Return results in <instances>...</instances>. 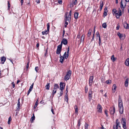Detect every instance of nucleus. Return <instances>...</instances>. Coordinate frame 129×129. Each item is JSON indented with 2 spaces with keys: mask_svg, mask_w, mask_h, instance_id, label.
I'll list each match as a JSON object with an SVG mask.
<instances>
[{
  "mask_svg": "<svg viewBox=\"0 0 129 129\" xmlns=\"http://www.w3.org/2000/svg\"><path fill=\"white\" fill-rule=\"evenodd\" d=\"M118 102V106L119 109V112L120 113L122 114L123 112V104L121 99L120 95L119 96Z\"/></svg>",
  "mask_w": 129,
  "mask_h": 129,
  "instance_id": "1",
  "label": "nucleus"
},
{
  "mask_svg": "<svg viewBox=\"0 0 129 129\" xmlns=\"http://www.w3.org/2000/svg\"><path fill=\"white\" fill-rule=\"evenodd\" d=\"M62 45L61 44L59 45L57 47V49L56 51V53L57 54H60V56H61L60 53L61 51Z\"/></svg>",
  "mask_w": 129,
  "mask_h": 129,
  "instance_id": "2",
  "label": "nucleus"
},
{
  "mask_svg": "<svg viewBox=\"0 0 129 129\" xmlns=\"http://www.w3.org/2000/svg\"><path fill=\"white\" fill-rule=\"evenodd\" d=\"M121 122L122 125H123V127L124 129L126 128V119L124 118H122L121 119Z\"/></svg>",
  "mask_w": 129,
  "mask_h": 129,
  "instance_id": "3",
  "label": "nucleus"
},
{
  "mask_svg": "<svg viewBox=\"0 0 129 129\" xmlns=\"http://www.w3.org/2000/svg\"><path fill=\"white\" fill-rule=\"evenodd\" d=\"M97 111L98 112L102 113V107L101 105L99 104H98L97 106Z\"/></svg>",
  "mask_w": 129,
  "mask_h": 129,
  "instance_id": "4",
  "label": "nucleus"
},
{
  "mask_svg": "<svg viewBox=\"0 0 129 129\" xmlns=\"http://www.w3.org/2000/svg\"><path fill=\"white\" fill-rule=\"evenodd\" d=\"M93 79V76H90L89 80V84L90 86L92 85Z\"/></svg>",
  "mask_w": 129,
  "mask_h": 129,
  "instance_id": "5",
  "label": "nucleus"
},
{
  "mask_svg": "<svg viewBox=\"0 0 129 129\" xmlns=\"http://www.w3.org/2000/svg\"><path fill=\"white\" fill-rule=\"evenodd\" d=\"M69 48L70 47L69 46L68 47L67 49V54L66 52H65L63 55V56H65V58L66 59H67V58H68L69 56Z\"/></svg>",
  "mask_w": 129,
  "mask_h": 129,
  "instance_id": "6",
  "label": "nucleus"
},
{
  "mask_svg": "<svg viewBox=\"0 0 129 129\" xmlns=\"http://www.w3.org/2000/svg\"><path fill=\"white\" fill-rule=\"evenodd\" d=\"M115 109L114 106H113L112 107H111L110 109V113L111 114H113L115 111Z\"/></svg>",
  "mask_w": 129,
  "mask_h": 129,
  "instance_id": "7",
  "label": "nucleus"
},
{
  "mask_svg": "<svg viewBox=\"0 0 129 129\" xmlns=\"http://www.w3.org/2000/svg\"><path fill=\"white\" fill-rule=\"evenodd\" d=\"M67 13H68L67 12L66 14H65V17L64 18L65 21H68L69 22H70L71 21V17H70L69 16H67Z\"/></svg>",
  "mask_w": 129,
  "mask_h": 129,
  "instance_id": "8",
  "label": "nucleus"
},
{
  "mask_svg": "<svg viewBox=\"0 0 129 129\" xmlns=\"http://www.w3.org/2000/svg\"><path fill=\"white\" fill-rule=\"evenodd\" d=\"M20 98H19L18 100V102L17 103V111H19L20 109Z\"/></svg>",
  "mask_w": 129,
  "mask_h": 129,
  "instance_id": "9",
  "label": "nucleus"
},
{
  "mask_svg": "<svg viewBox=\"0 0 129 129\" xmlns=\"http://www.w3.org/2000/svg\"><path fill=\"white\" fill-rule=\"evenodd\" d=\"M92 94V91L91 89H90L88 92V99L89 102H90L92 99L91 94Z\"/></svg>",
  "mask_w": 129,
  "mask_h": 129,
  "instance_id": "10",
  "label": "nucleus"
},
{
  "mask_svg": "<svg viewBox=\"0 0 129 129\" xmlns=\"http://www.w3.org/2000/svg\"><path fill=\"white\" fill-rule=\"evenodd\" d=\"M60 89H64L65 87V84L64 83L60 82Z\"/></svg>",
  "mask_w": 129,
  "mask_h": 129,
  "instance_id": "11",
  "label": "nucleus"
},
{
  "mask_svg": "<svg viewBox=\"0 0 129 129\" xmlns=\"http://www.w3.org/2000/svg\"><path fill=\"white\" fill-rule=\"evenodd\" d=\"M117 35L119 37L120 39L121 40L123 39L124 38L123 35L120 33L119 32H117Z\"/></svg>",
  "mask_w": 129,
  "mask_h": 129,
  "instance_id": "12",
  "label": "nucleus"
},
{
  "mask_svg": "<svg viewBox=\"0 0 129 129\" xmlns=\"http://www.w3.org/2000/svg\"><path fill=\"white\" fill-rule=\"evenodd\" d=\"M68 43V41L67 40L65 39H63L61 42V44L62 45L63 44L64 45H66Z\"/></svg>",
  "mask_w": 129,
  "mask_h": 129,
  "instance_id": "13",
  "label": "nucleus"
},
{
  "mask_svg": "<svg viewBox=\"0 0 129 129\" xmlns=\"http://www.w3.org/2000/svg\"><path fill=\"white\" fill-rule=\"evenodd\" d=\"M6 59V58L4 56L2 57L1 58V63L2 64L4 63L5 62Z\"/></svg>",
  "mask_w": 129,
  "mask_h": 129,
  "instance_id": "14",
  "label": "nucleus"
},
{
  "mask_svg": "<svg viewBox=\"0 0 129 129\" xmlns=\"http://www.w3.org/2000/svg\"><path fill=\"white\" fill-rule=\"evenodd\" d=\"M124 28L126 29H128L129 28L128 24L127 22H124L123 24Z\"/></svg>",
  "mask_w": 129,
  "mask_h": 129,
  "instance_id": "15",
  "label": "nucleus"
},
{
  "mask_svg": "<svg viewBox=\"0 0 129 129\" xmlns=\"http://www.w3.org/2000/svg\"><path fill=\"white\" fill-rule=\"evenodd\" d=\"M60 56V59L59 60L60 62H61V63H62L63 62V61L64 60V59L65 58V56Z\"/></svg>",
  "mask_w": 129,
  "mask_h": 129,
  "instance_id": "16",
  "label": "nucleus"
},
{
  "mask_svg": "<svg viewBox=\"0 0 129 129\" xmlns=\"http://www.w3.org/2000/svg\"><path fill=\"white\" fill-rule=\"evenodd\" d=\"M116 86L115 84H114L112 87V92L114 93L116 89Z\"/></svg>",
  "mask_w": 129,
  "mask_h": 129,
  "instance_id": "17",
  "label": "nucleus"
},
{
  "mask_svg": "<svg viewBox=\"0 0 129 129\" xmlns=\"http://www.w3.org/2000/svg\"><path fill=\"white\" fill-rule=\"evenodd\" d=\"M79 13L78 12H75L74 15V17L75 19H77L78 17Z\"/></svg>",
  "mask_w": 129,
  "mask_h": 129,
  "instance_id": "18",
  "label": "nucleus"
},
{
  "mask_svg": "<svg viewBox=\"0 0 129 129\" xmlns=\"http://www.w3.org/2000/svg\"><path fill=\"white\" fill-rule=\"evenodd\" d=\"M82 119L81 118L79 119L78 120V124L77 125V126H78V129L79 128V127L80 126V125L81 124L80 123V121Z\"/></svg>",
  "mask_w": 129,
  "mask_h": 129,
  "instance_id": "19",
  "label": "nucleus"
},
{
  "mask_svg": "<svg viewBox=\"0 0 129 129\" xmlns=\"http://www.w3.org/2000/svg\"><path fill=\"white\" fill-rule=\"evenodd\" d=\"M74 107L75 109V113L77 114L78 112V107L76 105H75Z\"/></svg>",
  "mask_w": 129,
  "mask_h": 129,
  "instance_id": "20",
  "label": "nucleus"
},
{
  "mask_svg": "<svg viewBox=\"0 0 129 129\" xmlns=\"http://www.w3.org/2000/svg\"><path fill=\"white\" fill-rule=\"evenodd\" d=\"M125 64L127 66L129 65V58H128L125 62Z\"/></svg>",
  "mask_w": 129,
  "mask_h": 129,
  "instance_id": "21",
  "label": "nucleus"
},
{
  "mask_svg": "<svg viewBox=\"0 0 129 129\" xmlns=\"http://www.w3.org/2000/svg\"><path fill=\"white\" fill-rule=\"evenodd\" d=\"M35 117L34 115V114H33V116H32L30 119V121L32 123L33 122L34 120H35Z\"/></svg>",
  "mask_w": 129,
  "mask_h": 129,
  "instance_id": "22",
  "label": "nucleus"
},
{
  "mask_svg": "<svg viewBox=\"0 0 129 129\" xmlns=\"http://www.w3.org/2000/svg\"><path fill=\"white\" fill-rule=\"evenodd\" d=\"M128 79L127 78L125 83V87H127L128 85Z\"/></svg>",
  "mask_w": 129,
  "mask_h": 129,
  "instance_id": "23",
  "label": "nucleus"
},
{
  "mask_svg": "<svg viewBox=\"0 0 129 129\" xmlns=\"http://www.w3.org/2000/svg\"><path fill=\"white\" fill-rule=\"evenodd\" d=\"M71 73L72 71L70 70H69L67 72L66 75L68 76H70L71 75Z\"/></svg>",
  "mask_w": 129,
  "mask_h": 129,
  "instance_id": "24",
  "label": "nucleus"
},
{
  "mask_svg": "<svg viewBox=\"0 0 129 129\" xmlns=\"http://www.w3.org/2000/svg\"><path fill=\"white\" fill-rule=\"evenodd\" d=\"M45 87L47 90H49L50 88V83H47Z\"/></svg>",
  "mask_w": 129,
  "mask_h": 129,
  "instance_id": "25",
  "label": "nucleus"
},
{
  "mask_svg": "<svg viewBox=\"0 0 129 129\" xmlns=\"http://www.w3.org/2000/svg\"><path fill=\"white\" fill-rule=\"evenodd\" d=\"M48 31L47 30H47L45 29V30L44 31H43L42 32V34L43 35H44L45 34L47 35L48 34Z\"/></svg>",
  "mask_w": 129,
  "mask_h": 129,
  "instance_id": "26",
  "label": "nucleus"
},
{
  "mask_svg": "<svg viewBox=\"0 0 129 129\" xmlns=\"http://www.w3.org/2000/svg\"><path fill=\"white\" fill-rule=\"evenodd\" d=\"M91 29H89L88 30V32L87 34V36L88 37H89L91 35Z\"/></svg>",
  "mask_w": 129,
  "mask_h": 129,
  "instance_id": "27",
  "label": "nucleus"
},
{
  "mask_svg": "<svg viewBox=\"0 0 129 129\" xmlns=\"http://www.w3.org/2000/svg\"><path fill=\"white\" fill-rule=\"evenodd\" d=\"M105 83L107 84H109L112 83V81L111 80H108L106 81Z\"/></svg>",
  "mask_w": 129,
  "mask_h": 129,
  "instance_id": "28",
  "label": "nucleus"
},
{
  "mask_svg": "<svg viewBox=\"0 0 129 129\" xmlns=\"http://www.w3.org/2000/svg\"><path fill=\"white\" fill-rule=\"evenodd\" d=\"M70 77L69 76H68L67 75H66L64 77V79L65 80L67 81L68 80H69L70 78Z\"/></svg>",
  "mask_w": 129,
  "mask_h": 129,
  "instance_id": "29",
  "label": "nucleus"
},
{
  "mask_svg": "<svg viewBox=\"0 0 129 129\" xmlns=\"http://www.w3.org/2000/svg\"><path fill=\"white\" fill-rule=\"evenodd\" d=\"M112 12L113 14H116L118 12V11L116 9H113L112 10Z\"/></svg>",
  "mask_w": 129,
  "mask_h": 129,
  "instance_id": "30",
  "label": "nucleus"
},
{
  "mask_svg": "<svg viewBox=\"0 0 129 129\" xmlns=\"http://www.w3.org/2000/svg\"><path fill=\"white\" fill-rule=\"evenodd\" d=\"M89 125L88 124L86 123H85L84 125L85 129H88Z\"/></svg>",
  "mask_w": 129,
  "mask_h": 129,
  "instance_id": "31",
  "label": "nucleus"
},
{
  "mask_svg": "<svg viewBox=\"0 0 129 129\" xmlns=\"http://www.w3.org/2000/svg\"><path fill=\"white\" fill-rule=\"evenodd\" d=\"M111 59L113 62L116 59L114 57V55H112Z\"/></svg>",
  "mask_w": 129,
  "mask_h": 129,
  "instance_id": "32",
  "label": "nucleus"
},
{
  "mask_svg": "<svg viewBox=\"0 0 129 129\" xmlns=\"http://www.w3.org/2000/svg\"><path fill=\"white\" fill-rule=\"evenodd\" d=\"M12 120V118L11 116H10L9 118H8V124H10V122Z\"/></svg>",
  "mask_w": 129,
  "mask_h": 129,
  "instance_id": "33",
  "label": "nucleus"
},
{
  "mask_svg": "<svg viewBox=\"0 0 129 129\" xmlns=\"http://www.w3.org/2000/svg\"><path fill=\"white\" fill-rule=\"evenodd\" d=\"M54 89H57L59 88V86L57 84H56L54 85Z\"/></svg>",
  "mask_w": 129,
  "mask_h": 129,
  "instance_id": "34",
  "label": "nucleus"
},
{
  "mask_svg": "<svg viewBox=\"0 0 129 129\" xmlns=\"http://www.w3.org/2000/svg\"><path fill=\"white\" fill-rule=\"evenodd\" d=\"M118 119H116V125L115 126V127L118 128V126L119 125V122H118Z\"/></svg>",
  "mask_w": 129,
  "mask_h": 129,
  "instance_id": "35",
  "label": "nucleus"
},
{
  "mask_svg": "<svg viewBox=\"0 0 129 129\" xmlns=\"http://www.w3.org/2000/svg\"><path fill=\"white\" fill-rule=\"evenodd\" d=\"M115 14V17L117 18L118 19L119 18L120 16L119 15V14H118V12Z\"/></svg>",
  "mask_w": 129,
  "mask_h": 129,
  "instance_id": "36",
  "label": "nucleus"
},
{
  "mask_svg": "<svg viewBox=\"0 0 129 129\" xmlns=\"http://www.w3.org/2000/svg\"><path fill=\"white\" fill-rule=\"evenodd\" d=\"M88 90V88L87 86L86 85L85 86V93L87 92Z\"/></svg>",
  "mask_w": 129,
  "mask_h": 129,
  "instance_id": "37",
  "label": "nucleus"
},
{
  "mask_svg": "<svg viewBox=\"0 0 129 129\" xmlns=\"http://www.w3.org/2000/svg\"><path fill=\"white\" fill-rule=\"evenodd\" d=\"M47 29L48 32V33L49 32V28H50V25L49 23L47 24Z\"/></svg>",
  "mask_w": 129,
  "mask_h": 129,
  "instance_id": "38",
  "label": "nucleus"
},
{
  "mask_svg": "<svg viewBox=\"0 0 129 129\" xmlns=\"http://www.w3.org/2000/svg\"><path fill=\"white\" fill-rule=\"evenodd\" d=\"M102 43H101V41L100 37L99 38V46H100L102 44Z\"/></svg>",
  "mask_w": 129,
  "mask_h": 129,
  "instance_id": "39",
  "label": "nucleus"
},
{
  "mask_svg": "<svg viewBox=\"0 0 129 129\" xmlns=\"http://www.w3.org/2000/svg\"><path fill=\"white\" fill-rule=\"evenodd\" d=\"M102 26L104 28H106L107 27V25L106 23H104L102 25Z\"/></svg>",
  "mask_w": 129,
  "mask_h": 129,
  "instance_id": "40",
  "label": "nucleus"
},
{
  "mask_svg": "<svg viewBox=\"0 0 129 129\" xmlns=\"http://www.w3.org/2000/svg\"><path fill=\"white\" fill-rule=\"evenodd\" d=\"M38 101L37 100L34 106V108H35L37 106L38 103Z\"/></svg>",
  "mask_w": 129,
  "mask_h": 129,
  "instance_id": "41",
  "label": "nucleus"
},
{
  "mask_svg": "<svg viewBox=\"0 0 129 129\" xmlns=\"http://www.w3.org/2000/svg\"><path fill=\"white\" fill-rule=\"evenodd\" d=\"M8 10H9L10 8V3L9 1H8Z\"/></svg>",
  "mask_w": 129,
  "mask_h": 129,
  "instance_id": "42",
  "label": "nucleus"
},
{
  "mask_svg": "<svg viewBox=\"0 0 129 129\" xmlns=\"http://www.w3.org/2000/svg\"><path fill=\"white\" fill-rule=\"evenodd\" d=\"M103 2L101 1L100 2V7L103 8Z\"/></svg>",
  "mask_w": 129,
  "mask_h": 129,
  "instance_id": "43",
  "label": "nucleus"
},
{
  "mask_svg": "<svg viewBox=\"0 0 129 129\" xmlns=\"http://www.w3.org/2000/svg\"><path fill=\"white\" fill-rule=\"evenodd\" d=\"M34 84V83H33L30 86L29 88V90H31V91L32 90L33 88Z\"/></svg>",
  "mask_w": 129,
  "mask_h": 129,
  "instance_id": "44",
  "label": "nucleus"
},
{
  "mask_svg": "<svg viewBox=\"0 0 129 129\" xmlns=\"http://www.w3.org/2000/svg\"><path fill=\"white\" fill-rule=\"evenodd\" d=\"M120 7H121V9H122V8L123 9L124 7H123V4L122 3V0H121V1L120 3Z\"/></svg>",
  "mask_w": 129,
  "mask_h": 129,
  "instance_id": "45",
  "label": "nucleus"
},
{
  "mask_svg": "<svg viewBox=\"0 0 129 129\" xmlns=\"http://www.w3.org/2000/svg\"><path fill=\"white\" fill-rule=\"evenodd\" d=\"M29 62L28 61L27 63L26 66V70L27 71V70L28 68L29 67Z\"/></svg>",
  "mask_w": 129,
  "mask_h": 129,
  "instance_id": "46",
  "label": "nucleus"
},
{
  "mask_svg": "<svg viewBox=\"0 0 129 129\" xmlns=\"http://www.w3.org/2000/svg\"><path fill=\"white\" fill-rule=\"evenodd\" d=\"M83 37V40H82V41L83 42V41H84V40L85 38V35H83L82 36V37H81V41H82V38Z\"/></svg>",
  "mask_w": 129,
  "mask_h": 129,
  "instance_id": "47",
  "label": "nucleus"
},
{
  "mask_svg": "<svg viewBox=\"0 0 129 129\" xmlns=\"http://www.w3.org/2000/svg\"><path fill=\"white\" fill-rule=\"evenodd\" d=\"M64 101H65L67 103L68 102V97H65L64 99Z\"/></svg>",
  "mask_w": 129,
  "mask_h": 129,
  "instance_id": "48",
  "label": "nucleus"
},
{
  "mask_svg": "<svg viewBox=\"0 0 129 129\" xmlns=\"http://www.w3.org/2000/svg\"><path fill=\"white\" fill-rule=\"evenodd\" d=\"M96 35L97 37H98L99 38V37H100V35L99 34V33L98 31L96 33Z\"/></svg>",
  "mask_w": 129,
  "mask_h": 129,
  "instance_id": "49",
  "label": "nucleus"
},
{
  "mask_svg": "<svg viewBox=\"0 0 129 129\" xmlns=\"http://www.w3.org/2000/svg\"><path fill=\"white\" fill-rule=\"evenodd\" d=\"M108 111L107 110H105V111L104 112L106 115L107 117H108Z\"/></svg>",
  "mask_w": 129,
  "mask_h": 129,
  "instance_id": "50",
  "label": "nucleus"
},
{
  "mask_svg": "<svg viewBox=\"0 0 129 129\" xmlns=\"http://www.w3.org/2000/svg\"><path fill=\"white\" fill-rule=\"evenodd\" d=\"M118 12L119 14V16H121L122 15L121 11V10L120 9H119V10L118 13Z\"/></svg>",
  "mask_w": 129,
  "mask_h": 129,
  "instance_id": "51",
  "label": "nucleus"
},
{
  "mask_svg": "<svg viewBox=\"0 0 129 129\" xmlns=\"http://www.w3.org/2000/svg\"><path fill=\"white\" fill-rule=\"evenodd\" d=\"M56 90H53V91L52 95L53 96L56 93Z\"/></svg>",
  "mask_w": 129,
  "mask_h": 129,
  "instance_id": "52",
  "label": "nucleus"
},
{
  "mask_svg": "<svg viewBox=\"0 0 129 129\" xmlns=\"http://www.w3.org/2000/svg\"><path fill=\"white\" fill-rule=\"evenodd\" d=\"M120 26L118 24H117V26L116 27V29L117 30H118L119 29Z\"/></svg>",
  "mask_w": 129,
  "mask_h": 129,
  "instance_id": "53",
  "label": "nucleus"
},
{
  "mask_svg": "<svg viewBox=\"0 0 129 129\" xmlns=\"http://www.w3.org/2000/svg\"><path fill=\"white\" fill-rule=\"evenodd\" d=\"M77 1L75 0V1L73 2V4L74 5H76L77 4Z\"/></svg>",
  "mask_w": 129,
  "mask_h": 129,
  "instance_id": "54",
  "label": "nucleus"
},
{
  "mask_svg": "<svg viewBox=\"0 0 129 129\" xmlns=\"http://www.w3.org/2000/svg\"><path fill=\"white\" fill-rule=\"evenodd\" d=\"M94 34H93V36L92 37V39L91 40V42H92L93 40L94 39Z\"/></svg>",
  "mask_w": 129,
  "mask_h": 129,
  "instance_id": "55",
  "label": "nucleus"
},
{
  "mask_svg": "<svg viewBox=\"0 0 129 129\" xmlns=\"http://www.w3.org/2000/svg\"><path fill=\"white\" fill-rule=\"evenodd\" d=\"M108 11L107 10V7H106L105 9L104 10V12H108Z\"/></svg>",
  "mask_w": 129,
  "mask_h": 129,
  "instance_id": "56",
  "label": "nucleus"
},
{
  "mask_svg": "<svg viewBox=\"0 0 129 129\" xmlns=\"http://www.w3.org/2000/svg\"><path fill=\"white\" fill-rule=\"evenodd\" d=\"M11 84H12L13 85V88H14L15 87V84L14 82H12Z\"/></svg>",
  "mask_w": 129,
  "mask_h": 129,
  "instance_id": "57",
  "label": "nucleus"
},
{
  "mask_svg": "<svg viewBox=\"0 0 129 129\" xmlns=\"http://www.w3.org/2000/svg\"><path fill=\"white\" fill-rule=\"evenodd\" d=\"M107 12H104V17L107 16Z\"/></svg>",
  "mask_w": 129,
  "mask_h": 129,
  "instance_id": "58",
  "label": "nucleus"
},
{
  "mask_svg": "<svg viewBox=\"0 0 129 129\" xmlns=\"http://www.w3.org/2000/svg\"><path fill=\"white\" fill-rule=\"evenodd\" d=\"M71 12L72 11L71 10H70V11L69 13V15L68 16H70V17H71Z\"/></svg>",
  "mask_w": 129,
  "mask_h": 129,
  "instance_id": "59",
  "label": "nucleus"
},
{
  "mask_svg": "<svg viewBox=\"0 0 129 129\" xmlns=\"http://www.w3.org/2000/svg\"><path fill=\"white\" fill-rule=\"evenodd\" d=\"M35 70L37 72L38 71V67H36L35 68Z\"/></svg>",
  "mask_w": 129,
  "mask_h": 129,
  "instance_id": "60",
  "label": "nucleus"
},
{
  "mask_svg": "<svg viewBox=\"0 0 129 129\" xmlns=\"http://www.w3.org/2000/svg\"><path fill=\"white\" fill-rule=\"evenodd\" d=\"M58 3L60 4H61L62 3V1L61 0H59Z\"/></svg>",
  "mask_w": 129,
  "mask_h": 129,
  "instance_id": "61",
  "label": "nucleus"
},
{
  "mask_svg": "<svg viewBox=\"0 0 129 129\" xmlns=\"http://www.w3.org/2000/svg\"><path fill=\"white\" fill-rule=\"evenodd\" d=\"M31 91V90H30L29 89L28 90V92H27V95H28L30 92Z\"/></svg>",
  "mask_w": 129,
  "mask_h": 129,
  "instance_id": "62",
  "label": "nucleus"
},
{
  "mask_svg": "<svg viewBox=\"0 0 129 129\" xmlns=\"http://www.w3.org/2000/svg\"><path fill=\"white\" fill-rule=\"evenodd\" d=\"M36 2L38 3H39L40 2V0H36Z\"/></svg>",
  "mask_w": 129,
  "mask_h": 129,
  "instance_id": "63",
  "label": "nucleus"
},
{
  "mask_svg": "<svg viewBox=\"0 0 129 129\" xmlns=\"http://www.w3.org/2000/svg\"><path fill=\"white\" fill-rule=\"evenodd\" d=\"M39 46V43H37L36 45V47L37 48H38Z\"/></svg>",
  "mask_w": 129,
  "mask_h": 129,
  "instance_id": "64",
  "label": "nucleus"
}]
</instances>
